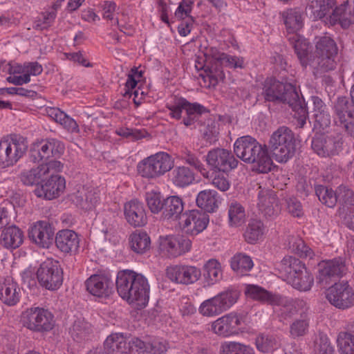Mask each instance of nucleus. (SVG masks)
<instances>
[{"mask_svg": "<svg viewBox=\"0 0 354 354\" xmlns=\"http://www.w3.org/2000/svg\"><path fill=\"white\" fill-rule=\"evenodd\" d=\"M288 40L290 44L295 50L301 66L306 68L310 66V62L313 59L312 55H310V44L302 36L297 33H289Z\"/></svg>", "mask_w": 354, "mask_h": 354, "instance_id": "4be33fe9", "label": "nucleus"}, {"mask_svg": "<svg viewBox=\"0 0 354 354\" xmlns=\"http://www.w3.org/2000/svg\"><path fill=\"white\" fill-rule=\"evenodd\" d=\"M54 229L46 221H39L34 223L28 230V238L40 248H48L52 244Z\"/></svg>", "mask_w": 354, "mask_h": 354, "instance_id": "dca6fc26", "label": "nucleus"}, {"mask_svg": "<svg viewBox=\"0 0 354 354\" xmlns=\"http://www.w3.org/2000/svg\"><path fill=\"white\" fill-rule=\"evenodd\" d=\"M334 122L345 133L354 138V103L345 96L338 97L333 103Z\"/></svg>", "mask_w": 354, "mask_h": 354, "instance_id": "1a4fd4ad", "label": "nucleus"}, {"mask_svg": "<svg viewBox=\"0 0 354 354\" xmlns=\"http://www.w3.org/2000/svg\"><path fill=\"white\" fill-rule=\"evenodd\" d=\"M162 246L169 258H175L191 250L192 241L183 235L170 236L166 237Z\"/></svg>", "mask_w": 354, "mask_h": 354, "instance_id": "a211bd4d", "label": "nucleus"}, {"mask_svg": "<svg viewBox=\"0 0 354 354\" xmlns=\"http://www.w3.org/2000/svg\"><path fill=\"white\" fill-rule=\"evenodd\" d=\"M245 294L253 299L273 306L301 310L308 308L307 302L303 299L289 298L278 294H273L257 285H247Z\"/></svg>", "mask_w": 354, "mask_h": 354, "instance_id": "0eeeda50", "label": "nucleus"}, {"mask_svg": "<svg viewBox=\"0 0 354 354\" xmlns=\"http://www.w3.org/2000/svg\"><path fill=\"white\" fill-rule=\"evenodd\" d=\"M258 207L263 215L268 218L276 216L279 212L278 201L275 196L268 191H260L258 194Z\"/></svg>", "mask_w": 354, "mask_h": 354, "instance_id": "7c9ffc66", "label": "nucleus"}, {"mask_svg": "<svg viewBox=\"0 0 354 354\" xmlns=\"http://www.w3.org/2000/svg\"><path fill=\"white\" fill-rule=\"evenodd\" d=\"M124 213L127 223L134 227H142L147 223L144 205L138 200H131L125 203Z\"/></svg>", "mask_w": 354, "mask_h": 354, "instance_id": "aec40b11", "label": "nucleus"}, {"mask_svg": "<svg viewBox=\"0 0 354 354\" xmlns=\"http://www.w3.org/2000/svg\"><path fill=\"white\" fill-rule=\"evenodd\" d=\"M314 282L313 275L307 270L306 268L299 272L295 277H290V281L288 282L292 286L301 291L309 290Z\"/></svg>", "mask_w": 354, "mask_h": 354, "instance_id": "49530a36", "label": "nucleus"}, {"mask_svg": "<svg viewBox=\"0 0 354 354\" xmlns=\"http://www.w3.org/2000/svg\"><path fill=\"white\" fill-rule=\"evenodd\" d=\"M262 95L266 101L288 104L294 111L293 116L297 119V126L300 128L304 127L308 113L294 85L281 82L274 77H268L263 83Z\"/></svg>", "mask_w": 354, "mask_h": 354, "instance_id": "f03ea898", "label": "nucleus"}, {"mask_svg": "<svg viewBox=\"0 0 354 354\" xmlns=\"http://www.w3.org/2000/svg\"><path fill=\"white\" fill-rule=\"evenodd\" d=\"M206 162L210 169L216 172L228 173L237 167L239 160L231 151L215 148L207 152Z\"/></svg>", "mask_w": 354, "mask_h": 354, "instance_id": "ddd939ff", "label": "nucleus"}, {"mask_svg": "<svg viewBox=\"0 0 354 354\" xmlns=\"http://www.w3.org/2000/svg\"><path fill=\"white\" fill-rule=\"evenodd\" d=\"M181 159L187 165L193 167L198 171L205 178L208 177V171L198 158L187 148L181 151Z\"/></svg>", "mask_w": 354, "mask_h": 354, "instance_id": "603ef678", "label": "nucleus"}, {"mask_svg": "<svg viewBox=\"0 0 354 354\" xmlns=\"http://www.w3.org/2000/svg\"><path fill=\"white\" fill-rule=\"evenodd\" d=\"M28 317V328L31 330H49L53 327V316L50 311H30Z\"/></svg>", "mask_w": 354, "mask_h": 354, "instance_id": "bb28decb", "label": "nucleus"}, {"mask_svg": "<svg viewBox=\"0 0 354 354\" xmlns=\"http://www.w3.org/2000/svg\"><path fill=\"white\" fill-rule=\"evenodd\" d=\"M238 299V294L234 292L221 293L216 297L203 301L199 310H225L230 308L235 304Z\"/></svg>", "mask_w": 354, "mask_h": 354, "instance_id": "5701e85b", "label": "nucleus"}, {"mask_svg": "<svg viewBox=\"0 0 354 354\" xmlns=\"http://www.w3.org/2000/svg\"><path fill=\"white\" fill-rule=\"evenodd\" d=\"M203 276L208 284H214L222 279L220 263L216 259H210L204 265Z\"/></svg>", "mask_w": 354, "mask_h": 354, "instance_id": "8fccbe9b", "label": "nucleus"}, {"mask_svg": "<svg viewBox=\"0 0 354 354\" xmlns=\"http://www.w3.org/2000/svg\"><path fill=\"white\" fill-rule=\"evenodd\" d=\"M295 138L293 132L287 127H279L270 136L268 151L279 162H286L295 152Z\"/></svg>", "mask_w": 354, "mask_h": 354, "instance_id": "423d86ee", "label": "nucleus"}, {"mask_svg": "<svg viewBox=\"0 0 354 354\" xmlns=\"http://www.w3.org/2000/svg\"><path fill=\"white\" fill-rule=\"evenodd\" d=\"M343 142V138L340 133L315 134L312 138L311 148L319 156L333 157L342 151Z\"/></svg>", "mask_w": 354, "mask_h": 354, "instance_id": "9d476101", "label": "nucleus"}, {"mask_svg": "<svg viewBox=\"0 0 354 354\" xmlns=\"http://www.w3.org/2000/svg\"><path fill=\"white\" fill-rule=\"evenodd\" d=\"M47 115L56 122L59 123L65 129L71 132H78L79 127L75 120L69 117L59 108L50 107L46 109Z\"/></svg>", "mask_w": 354, "mask_h": 354, "instance_id": "58836bf2", "label": "nucleus"}, {"mask_svg": "<svg viewBox=\"0 0 354 354\" xmlns=\"http://www.w3.org/2000/svg\"><path fill=\"white\" fill-rule=\"evenodd\" d=\"M336 0H309L307 9L315 19H322L333 15Z\"/></svg>", "mask_w": 354, "mask_h": 354, "instance_id": "2f4dec72", "label": "nucleus"}, {"mask_svg": "<svg viewBox=\"0 0 354 354\" xmlns=\"http://www.w3.org/2000/svg\"><path fill=\"white\" fill-rule=\"evenodd\" d=\"M253 266L250 257L242 253L234 255L231 260L232 269L240 276L246 275Z\"/></svg>", "mask_w": 354, "mask_h": 354, "instance_id": "a18cd8bd", "label": "nucleus"}, {"mask_svg": "<svg viewBox=\"0 0 354 354\" xmlns=\"http://www.w3.org/2000/svg\"><path fill=\"white\" fill-rule=\"evenodd\" d=\"M277 342L274 337L271 335H265L263 334L259 335L256 339V345L258 350L261 352L267 353L276 346Z\"/></svg>", "mask_w": 354, "mask_h": 354, "instance_id": "e2e57ef3", "label": "nucleus"}, {"mask_svg": "<svg viewBox=\"0 0 354 354\" xmlns=\"http://www.w3.org/2000/svg\"><path fill=\"white\" fill-rule=\"evenodd\" d=\"M63 272L57 261L47 259L39 266L37 277L39 284L48 290H56L62 284Z\"/></svg>", "mask_w": 354, "mask_h": 354, "instance_id": "9b49d317", "label": "nucleus"}, {"mask_svg": "<svg viewBox=\"0 0 354 354\" xmlns=\"http://www.w3.org/2000/svg\"><path fill=\"white\" fill-rule=\"evenodd\" d=\"M228 219L231 227L242 225L246 221L245 207L237 201L231 202L228 205Z\"/></svg>", "mask_w": 354, "mask_h": 354, "instance_id": "c03bdc74", "label": "nucleus"}, {"mask_svg": "<svg viewBox=\"0 0 354 354\" xmlns=\"http://www.w3.org/2000/svg\"><path fill=\"white\" fill-rule=\"evenodd\" d=\"M168 344L166 341L158 338H153L147 342V353L151 354H162L167 350Z\"/></svg>", "mask_w": 354, "mask_h": 354, "instance_id": "338daca9", "label": "nucleus"}, {"mask_svg": "<svg viewBox=\"0 0 354 354\" xmlns=\"http://www.w3.org/2000/svg\"><path fill=\"white\" fill-rule=\"evenodd\" d=\"M206 112H208V110L204 106L197 102L192 103L187 108L186 111L187 117L183 118V122L185 126L191 127L198 119L200 115Z\"/></svg>", "mask_w": 354, "mask_h": 354, "instance_id": "864d4df0", "label": "nucleus"}, {"mask_svg": "<svg viewBox=\"0 0 354 354\" xmlns=\"http://www.w3.org/2000/svg\"><path fill=\"white\" fill-rule=\"evenodd\" d=\"M20 288L12 279H6L1 286V298L8 306H15L19 301Z\"/></svg>", "mask_w": 354, "mask_h": 354, "instance_id": "c9c22d12", "label": "nucleus"}, {"mask_svg": "<svg viewBox=\"0 0 354 354\" xmlns=\"http://www.w3.org/2000/svg\"><path fill=\"white\" fill-rule=\"evenodd\" d=\"M234 153L244 162L252 164V170L259 174H267L273 167L267 146L261 145L250 136H242L235 141Z\"/></svg>", "mask_w": 354, "mask_h": 354, "instance_id": "20e7f679", "label": "nucleus"}, {"mask_svg": "<svg viewBox=\"0 0 354 354\" xmlns=\"http://www.w3.org/2000/svg\"><path fill=\"white\" fill-rule=\"evenodd\" d=\"M346 271L345 261L341 258L323 261L319 264L317 283L323 288L334 283L328 289L326 298L332 305L339 309L348 308L354 304V291L348 281L339 283L335 282Z\"/></svg>", "mask_w": 354, "mask_h": 354, "instance_id": "f257e3e1", "label": "nucleus"}, {"mask_svg": "<svg viewBox=\"0 0 354 354\" xmlns=\"http://www.w3.org/2000/svg\"><path fill=\"white\" fill-rule=\"evenodd\" d=\"M196 201L198 207L207 212H214L218 207V194L214 190L207 189L200 192Z\"/></svg>", "mask_w": 354, "mask_h": 354, "instance_id": "e433bc0d", "label": "nucleus"}, {"mask_svg": "<svg viewBox=\"0 0 354 354\" xmlns=\"http://www.w3.org/2000/svg\"><path fill=\"white\" fill-rule=\"evenodd\" d=\"M264 227L259 220H252L248 223L244 233L245 240L250 244H254L263 235Z\"/></svg>", "mask_w": 354, "mask_h": 354, "instance_id": "09e8293b", "label": "nucleus"}, {"mask_svg": "<svg viewBox=\"0 0 354 354\" xmlns=\"http://www.w3.org/2000/svg\"><path fill=\"white\" fill-rule=\"evenodd\" d=\"M191 102H188L185 98L181 97L178 100L174 105H167V108L170 111L169 115L173 118L179 120L181 118L182 111H187L188 106L191 105Z\"/></svg>", "mask_w": 354, "mask_h": 354, "instance_id": "0e129e2a", "label": "nucleus"}, {"mask_svg": "<svg viewBox=\"0 0 354 354\" xmlns=\"http://www.w3.org/2000/svg\"><path fill=\"white\" fill-rule=\"evenodd\" d=\"M14 207L8 202H3L0 206V228H5L10 226L12 222V212Z\"/></svg>", "mask_w": 354, "mask_h": 354, "instance_id": "052dcab7", "label": "nucleus"}, {"mask_svg": "<svg viewBox=\"0 0 354 354\" xmlns=\"http://www.w3.org/2000/svg\"><path fill=\"white\" fill-rule=\"evenodd\" d=\"M112 281L104 274H93L86 281L87 290L98 297H109L112 292Z\"/></svg>", "mask_w": 354, "mask_h": 354, "instance_id": "412c9836", "label": "nucleus"}, {"mask_svg": "<svg viewBox=\"0 0 354 354\" xmlns=\"http://www.w3.org/2000/svg\"><path fill=\"white\" fill-rule=\"evenodd\" d=\"M55 244L57 248L62 252H73L79 248V238L74 231L62 230L56 234Z\"/></svg>", "mask_w": 354, "mask_h": 354, "instance_id": "c85d7f7f", "label": "nucleus"}, {"mask_svg": "<svg viewBox=\"0 0 354 354\" xmlns=\"http://www.w3.org/2000/svg\"><path fill=\"white\" fill-rule=\"evenodd\" d=\"M339 22L343 28H348L354 24V1L335 7L333 15L330 16V22Z\"/></svg>", "mask_w": 354, "mask_h": 354, "instance_id": "cd10ccee", "label": "nucleus"}, {"mask_svg": "<svg viewBox=\"0 0 354 354\" xmlns=\"http://www.w3.org/2000/svg\"><path fill=\"white\" fill-rule=\"evenodd\" d=\"M219 62L222 66L230 68H244V59L242 57L232 56L224 53L221 55Z\"/></svg>", "mask_w": 354, "mask_h": 354, "instance_id": "69168bd1", "label": "nucleus"}, {"mask_svg": "<svg viewBox=\"0 0 354 354\" xmlns=\"http://www.w3.org/2000/svg\"><path fill=\"white\" fill-rule=\"evenodd\" d=\"M315 56L310 62L315 76L334 70L336 62L335 58L337 54V46L335 41L328 36L319 38L315 45Z\"/></svg>", "mask_w": 354, "mask_h": 354, "instance_id": "39448f33", "label": "nucleus"}, {"mask_svg": "<svg viewBox=\"0 0 354 354\" xmlns=\"http://www.w3.org/2000/svg\"><path fill=\"white\" fill-rule=\"evenodd\" d=\"M23 231L14 224L6 227L1 232L0 244L8 250L18 248L24 242Z\"/></svg>", "mask_w": 354, "mask_h": 354, "instance_id": "393cba45", "label": "nucleus"}, {"mask_svg": "<svg viewBox=\"0 0 354 354\" xmlns=\"http://www.w3.org/2000/svg\"><path fill=\"white\" fill-rule=\"evenodd\" d=\"M91 333V325L84 320L75 321L71 329V337L77 342L88 339Z\"/></svg>", "mask_w": 354, "mask_h": 354, "instance_id": "de8ad7c7", "label": "nucleus"}, {"mask_svg": "<svg viewBox=\"0 0 354 354\" xmlns=\"http://www.w3.org/2000/svg\"><path fill=\"white\" fill-rule=\"evenodd\" d=\"M290 248L297 254L300 257L312 258L313 256V252L305 242L300 238L292 237L291 241L289 242Z\"/></svg>", "mask_w": 354, "mask_h": 354, "instance_id": "4d7b16f0", "label": "nucleus"}, {"mask_svg": "<svg viewBox=\"0 0 354 354\" xmlns=\"http://www.w3.org/2000/svg\"><path fill=\"white\" fill-rule=\"evenodd\" d=\"M174 166L171 157L166 152H158L138 162L137 170L144 178L152 179L164 175Z\"/></svg>", "mask_w": 354, "mask_h": 354, "instance_id": "6e6552de", "label": "nucleus"}, {"mask_svg": "<svg viewBox=\"0 0 354 354\" xmlns=\"http://www.w3.org/2000/svg\"><path fill=\"white\" fill-rule=\"evenodd\" d=\"M7 142L8 151L12 156L11 161L15 165L21 157H23L28 149V142L26 138L22 136L14 134L9 138L3 140Z\"/></svg>", "mask_w": 354, "mask_h": 354, "instance_id": "f704fd0d", "label": "nucleus"}, {"mask_svg": "<svg viewBox=\"0 0 354 354\" xmlns=\"http://www.w3.org/2000/svg\"><path fill=\"white\" fill-rule=\"evenodd\" d=\"M128 339L120 333L108 336L104 344L106 354H130Z\"/></svg>", "mask_w": 354, "mask_h": 354, "instance_id": "c756f323", "label": "nucleus"}, {"mask_svg": "<svg viewBox=\"0 0 354 354\" xmlns=\"http://www.w3.org/2000/svg\"><path fill=\"white\" fill-rule=\"evenodd\" d=\"M100 199L98 192L89 187H83L72 196L73 202L82 209H92Z\"/></svg>", "mask_w": 354, "mask_h": 354, "instance_id": "a878e982", "label": "nucleus"}, {"mask_svg": "<svg viewBox=\"0 0 354 354\" xmlns=\"http://www.w3.org/2000/svg\"><path fill=\"white\" fill-rule=\"evenodd\" d=\"M337 198L340 206L338 213L341 216L348 209L354 207V192L346 185H341L337 187Z\"/></svg>", "mask_w": 354, "mask_h": 354, "instance_id": "79ce46f5", "label": "nucleus"}, {"mask_svg": "<svg viewBox=\"0 0 354 354\" xmlns=\"http://www.w3.org/2000/svg\"><path fill=\"white\" fill-rule=\"evenodd\" d=\"M315 344L317 354H336L328 337L323 333H319Z\"/></svg>", "mask_w": 354, "mask_h": 354, "instance_id": "bf43d9fd", "label": "nucleus"}, {"mask_svg": "<svg viewBox=\"0 0 354 354\" xmlns=\"http://www.w3.org/2000/svg\"><path fill=\"white\" fill-rule=\"evenodd\" d=\"M171 178L174 184L180 187L188 186L195 179L193 171L185 166L174 168L171 172Z\"/></svg>", "mask_w": 354, "mask_h": 354, "instance_id": "37998d69", "label": "nucleus"}, {"mask_svg": "<svg viewBox=\"0 0 354 354\" xmlns=\"http://www.w3.org/2000/svg\"><path fill=\"white\" fill-rule=\"evenodd\" d=\"M12 156L8 151V146L6 142H0V167L6 168L14 165L11 161Z\"/></svg>", "mask_w": 354, "mask_h": 354, "instance_id": "774afa93", "label": "nucleus"}, {"mask_svg": "<svg viewBox=\"0 0 354 354\" xmlns=\"http://www.w3.org/2000/svg\"><path fill=\"white\" fill-rule=\"evenodd\" d=\"M209 221V216L205 212L193 209L185 212L179 225L185 233L197 235L207 227Z\"/></svg>", "mask_w": 354, "mask_h": 354, "instance_id": "4468645a", "label": "nucleus"}, {"mask_svg": "<svg viewBox=\"0 0 354 354\" xmlns=\"http://www.w3.org/2000/svg\"><path fill=\"white\" fill-rule=\"evenodd\" d=\"M315 193L320 203L329 208H334L337 203V189H333L324 185H315Z\"/></svg>", "mask_w": 354, "mask_h": 354, "instance_id": "a19ab883", "label": "nucleus"}, {"mask_svg": "<svg viewBox=\"0 0 354 354\" xmlns=\"http://www.w3.org/2000/svg\"><path fill=\"white\" fill-rule=\"evenodd\" d=\"M282 16L289 33H295L304 26V13L300 8L288 9L283 12Z\"/></svg>", "mask_w": 354, "mask_h": 354, "instance_id": "72a5a7b5", "label": "nucleus"}, {"mask_svg": "<svg viewBox=\"0 0 354 354\" xmlns=\"http://www.w3.org/2000/svg\"><path fill=\"white\" fill-rule=\"evenodd\" d=\"M204 71L205 75H202L204 80L209 82V86H215L220 81L225 79V73L223 71V66L220 62H208L201 66Z\"/></svg>", "mask_w": 354, "mask_h": 354, "instance_id": "4c0bfd02", "label": "nucleus"}, {"mask_svg": "<svg viewBox=\"0 0 354 354\" xmlns=\"http://www.w3.org/2000/svg\"><path fill=\"white\" fill-rule=\"evenodd\" d=\"M221 354H254V351L248 346L231 342L221 346Z\"/></svg>", "mask_w": 354, "mask_h": 354, "instance_id": "6e6d98bb", "label": "nucleus"}, {"mask_svg": "<svg viewBox=\"0 0 354 354\" xmlns=\"http://www.w3.org/2000/svg\"><path fill=\"white\" fill-rule=\"evenodd\" d=\"M65 187L64 178L52 174L48 180H41L40 185L35 189V194L37 197L52 200L59 196Z\"/></svg>", "mask_w": 354, "mask_h": 354, "instance_id": "f3484780", "label": "nucleus"}, {"mask_svg": "<svg viewBox=\"0 0 354 354\" xmlns=\"http://www.w3.org/2000/svg\"><path fill=\"white\" fill-rule=\"evenodd\" d=\"M131 250L137 254H144L150 249L151 239L146 232L136 231L129 237Z\"/></svg>", "mask_w": 354, "mask_h": 354, "instance_id": "ea45409f", "label": "nucleus"}, {"mask_svg": "<svg viewBox=\"0 0 354 354\" xmlns=\"http://www.w3.org/2000/svg\"><path fill=\"white\" fill-rule=\"evenodd\" d=\"M167 276L170 280L177 283L189 285L200 279L201 271L196 266L176 265L167 268Z\"/></svg>", "mask_w": 354, "mask_h": 354, "instance_id": "2eb2a0df", "label": "nucleus"}, {"mask_svg": "<svg viewBox=\"0 0 354 354\" xmlns=\"http://www.w3.org/2000/svg\"><path fill=\"white\" fill-rule=\"evenodd\" d=\"M56 17V12H45L41 14V18H38L35 21L33 28L43 30L48 28L54 22Z\"/></svg>", "mask_w": 354, "mask_h": 354, "instance_id": "680f3d73", "label": "nucleus"}, {"mask_svg": "<svg viewBox=\"0 0 354 354\" xmlns=\"http://www.w3.org/2000/svg\"><path fill=\"white\" fill-rule=\"evenodd\" d=\"M339 354H354V335L348 332H340L337 338Z\"/></svg>", "mask_w": 354, "mask_h": 354, "instance_id": "3c124183", "label": "nucleus"}, {"mask_svg": "<svg viewBox=\"0 0 354 354\" xmlns=\"http://www.w3.org/2000/svg\"><path fill=\"white\" fill-rule=\"evenodd\" d=\"M243 317H239L236 313L232 312L218 319L212 324V330L218 335L228 337L236 331L238 326L245 322Z\"/></svg>", "mask_w": 354, "mask_h": 354, "instance_id": "6ab92c4d", "label": "nucleus"}, {"mask_svg": "<svg viewBox=\"0 0 354 354\" xmlns=\"http://www.w3.org/2000/svg\"><path fill=\"white\" fill-rule=\"evenodd\" d=\"M162 216L165 219L178 221V224L184 215V203L178 196H170L164 199Z\"/></svg>", "mask_w": 354, "mask_h": 354, "instance_id": "b1692460", "label": "nucleus"}, {"mask_svg": "<svg viewBox=\"0 0 354 354\" xmlns=\"http://www.w3.org/2000/svg\"><path fill=\"white\" fill-rule=\"evenodd\" d=\"M115 284L118 295L135 306L136 310L146 307L149 298V285L143 275L131 270L120 271Z\"/></svg>", "mask_w": 354, "mask_h": 354, "instance_id": "7ed1b4c3", "label": "nucleus"}, {"mask_svg": "<svg viewBox=\"0 0 354 354\" xmlns=\"http://www.w3.org/2000/svg\"><path fill=\"white\" fill-rule=\"evenodd\" d=\"M306 268L305 264L299 259L292 257H285L278 264L277 269L288 282L290 277H295L299 272H302Z\"/></svg>", "mask_w": 354, "mask_h": 354, "instance_id": "473e14b6", "label": "nucleus"}, {"mask_svg": "<svg viewBox=\"0 0 354 354\" xmlns=\"http://www.w3.org/2000/svg\"><path fill=\"white\" fill-rule=\"evenodd\" d=\"M147 206L153 214H158L163 211L164 199L162 200L160 193L151 192L146 194Z\"/></svg>", "mask_w": 354, "mask_h": 354, "instance_id": "13d9d810", "label": "nucleus"}, {"mask_svg": "<svg viewBox=\"0 0 354 354\" xmlns=\"http://www.w3.org/2000/svg\"><path fill=\"white\" fill-rule=\"evenodd\" d=\"M309 322L306 313L301 315V318L296 319L290 326V336L293 338L304 336L308 330Z\"/></svg>", "mask_w": 354, "mask_h": 354, "instance_id": "5fc2aeb1", "label": "nucleus"}, {"mask_svg": "<svg viewBox=\"0 0 354 354\" xmlns=\"http://www.w3.org/2000/svg\"><path fill=\"white\" fill-rule=\"evenodd\" d=\"M64 145L60 140L46 139L34 145L30 151V160L33 162H44L50 158H59L64 153Z\"/></svg>", "mask_w": 354, "mask_h": 354, "instance_id": "f8f14e48", "label": "nucleus"}]
</instances>
